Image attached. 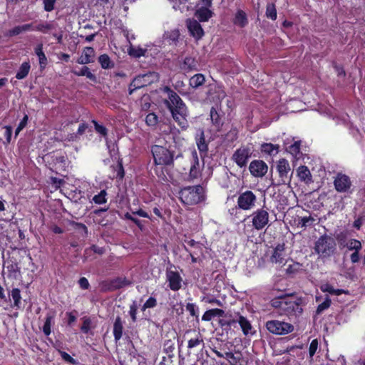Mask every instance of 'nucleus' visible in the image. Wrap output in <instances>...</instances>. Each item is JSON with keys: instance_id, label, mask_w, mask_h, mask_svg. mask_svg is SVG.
<instances>
[{"instance_id": "nucleus-1", "label": "nucleus", "mask_w": 365, "mask_h": 365, "mask_svg": "<svg viewBox=\"0 0 365 365\" xmlns=\"http://www.w3.org/2000/svg\"><path fill=\"white\" fill-rule=\"evenodd\" d=\"M162 91L168 96V98L163 100L164 105L180 128L186 130L189 127L187 121L189 112L185 103L170 87L165 86L162 88Z\"/></svg>"}, {"instance_id": "nucleus-2", "label": "nucleus", "mask_w": 365, "mask_h": 365, "mask_svg": "<svg viewBox=\"0 0 365 365\" xmlns=\"http://www.w3.org/2000/svg\"><path fill=\"white\" fill-rule=\"evenodd\" d=\"M303 300L301 297L294 298V294H282L272 298L270 306L280 316H286L291 321L298 320L303 313Z\"/></svg>"}, {"instance_id": "nucleus-3", "label": "nucleus", "mask_w": 365, "mask_h": 365, "mask_svg": "<svg viewBox=\"0 0 365 365\" xmlns=\"http://www.w3.org/2000/svg\"><path fill=\"white\" fill-rule=\"evenodd\" d=\"M303 300L301 297L294 298V294H282L272 298L270 306L280 316H286L291 321L298 320L303 313Z\"/></svg>"}, {"instance_id": "nucleus-4", "label": "nucleus", "mask_w": 365, "mask_h": 365, "mask_svg": "<svg viewBox=\"0 0 365 365\" xmlns=\"http://www.w3.org/2000/svg\"><path fill=\"white\" fill-rule=\"evenodd\" d=\"M179 195L181 202L187 205H197L205 198V190L200 184L182 188L179 192Z\"/></svg>"}, {"instance_id": "nucleus-5", "label": "nucleus", "mask_w": 365, "mask_h": 365, "mask_svg": "<svg viewBox=\"0 0 365 365\" xmlns=\"http://www.w3.org/2000/svg\"><path fill=\"white\" fill-rule=\"evenodd\" d=\"M336 244L334 238L323 235L314 243V251L321 258H328L336 251Z\"/></svg>"}, {"instance_id": "nucleus-6", "label": "nucleus", "mask_w": 365, "mask_h": 365, "mask_svg": "<svg viewBox=\"0 0 365 365\" xmlns=\"http://www.w3.org/2000/svg\"><path fill=\"white\" fill-rule=\"evenodd\" d=\"M151 153L156 165H170L173 163L174 152L164 146L154 145L151 147Z\"/></svg>"}, {"instance_id": "nucleus-7", "label": "nucleus", "mask_w": 365, "mask_h": 365, "mask_svg": "<svg viewBox=\"0 0 365 365\" xmlns=\"http://www.w3.org/2000/svg\"><path fill=\"white\" fill-rule=\"evenodd\" d=\"M45 161L51 170H65L67 166V157L61 151H53L45 155Z\"/></svg>"}, {"instance_id": "nucleus-8", "label": "nucleus", "mask_w": 365, "mask_h": 365, "mask_svg": "<svg viewBox=\"0 0 365 365\" xmlns=\"http://www.w3.org/2000/svg\"><path fill=\"white\" fill-rule=\"evenodd\" d=\"M256 200V196L252 191H246L240 195L237 199L238 207H235L230 210L232 215L237 216L240 212V209L248 210L252 208Z\"/></svg>"}, {"instance_id": "nucleus-9", "label": "nucleus", "mask_w": 365, "mask_h": 365, "mask_svg": "<svg viewBox=\"0 0 365 365\" xmlns=\"http://www.w3.org/2000/svg\"><path fill=\"white\" fill-rule=\"evenodd\" d=\"M265 327L269 332L276 335H285L294 331L292 324L276 319L267 321Z\"/></svg>"}, {"instance_id": "nucleus-10", "label": "nucleus", "mask_w": 365, "mask_h": 365, "mask_svg": "<svg viewBox=\"0 0 365 365\" xmlns=\"http://www.w3.org/2000/svg\"><path fill=\"white\" fill-rule=\"evenodd\" d=\"M131 284V281L126 277H117L102 281L101 288L103 292H113Z\"/></svg>"}, {"instance_id": "nucleus-11", "label": "nucleus", "mask_w": 365, "mask_h": 365, "mask_svg": "<svg viewBox=\"0 0 365 365\" xmlns=\"http://www.w3.org/2000/svg\"><path fill=\"white\" fill-rule=\"evenodd\" d=\"M252 154V149L249 145H242L233 153L232 159L240 167H245Z\"/></svg>"}, {"instance_id": "nucleus-12", "label": "nucleus", "mask_w": 365, "mask_h": 365, "mask_svg": "<svg viewBox=\"0 0 365 365\" xmlns=\"http://www.w3.org/2000/svg\"><path fill=\"white\" fill-rule=\"evenodd\" d=\"M267 208L264 207L257 209L251 215L252 220V223L255 229L257 230H262L269 222V213Z\"/></svg>"}, {"instance_id": "nucleus-13", "label": "nucleus", "mask_w": 365, "mask_h": 365, "mask_svg": "<svg viewBox=\"0 0 365 365\" xmlns=\"http://www.w3.org/2000/svg\"><path fill=\"white\" fill-rule=\"evenodd\" d=\"M237 322L240 324L242 331L245 336L252 335L255 333V331H253V327L251 324V322L247 319V317L242 315H239L237 320L231 319L225 322L221 321L220 324L222 327H231Z\"/></svg>"}, {"instance_id": "nucleus-14", "label": "nucleus", "mask_w": 365, "mask_h": 365, "mask_svg": "<svg viewBox=\"0 0 365 365\" xmlns=\"http://www.w3.org/2000/svg\"><path fill=\"white\" fill-rule=\"evenodd\" d=\"M270 262L283 266L286 263L285 244L278 243L272 250L269 257Z\"/></svg>"}, {"instance_id": "nucleus-15", "label": "nucleus", "mask_w": 365, "mask_h": 365, "mask_svg": "<svg viewBox=\"0 0 365 365\" xmlns=\"http://www.w3.org/2000/svg\"><path fill=\"white\" fill-rule=\"evenodd\" d=\"M166 280L169 288L174 292L178 291L182 287V278L177 271L167 270Z\"/></svg>"}, {"instance_id": "nucleus-16", "label": "nucleus", "mask_w": 365, "mask_h": 365, "mask_svg": "<svg viewBox=\"0 0 365 365\" xmlns=\"http://www.w3.org/2000/svg\"><path fill=\"white\" fill-rule=\"evenodd\" d=\"M249 170L252 175L262 178L267 173L268 166L262 160H254L250 163Z\"/></svg>"}, {"instance_id": "nucleus-17", "label": "nucleus", "mask_w": 365, "mask_h": 365, "mask_svg": "<svg viewBox=\"0 0 365 365\" xmlns=\"http://www.w3.org/2000/svg\"><path fill=\"white\" fill-rule=\"evenodd\" d=\"M277 170L282 182H286L287 180L290 182V178L289 177L290 166L286 159L282 158L278 161Z\"/></svg>"}, {"instance_id": "nucleus-18", "label": "nucleus", "mask_w": 365, "mask_h": 365, "mask_svg": "<svg viewBox=\"0 0 365 365\" xmlns=\"http://www.w3.org/2000/svg\"><path fill=\"white\" fill-rule=\"evenodd\" d=\"M195 141L197 149L202 158L207 155L208 151V143L205 140V132L202 129H199L195 135Z\"/></svg>"}, {"instance_id": "nucleus-19", "label": "nucleus", "mask_w": 365, "mask_h": 365, "mask_svg": "<svg viewBox=\"0 0 365 365\" xmlns=\"http://www.w3.org/2000/svg\"><path fill=\"white\" fill-rule=\"evenodd\" d=\"M192 161L190 169L189 177L191 180L197 179L200 175V165L197 152L192 153Z\"/></svg>"}, {"instance_id": "nucleus-20", "label": "nucleus", "mask_w": 365, "mask_h": 365, "mask_svg": "<svg viewBox=\"0 0 365 365\" xmlns=\"http://www.w3.org/2000/svg\"><path fill=\"white\" fill-rule=\"evenodd\" d=\"M193 333L194 336L187 341V349L190 350L198 347L202 349L205 346L203 336L195 330L193 331Z\"/></svg>"}, {"instance_id": "nucleus-21", "label": "nucleus", "mask_w": 365, "mask_h": 365, "mask_svg": "<svg viewBox=\"0 0 365 365\" xmlns=\"http://www.w3.org/2000/svg\"><path fill=\"white\" fill-rule=\"evenodd\" d=\"M232 23L240 28H245L248 24V19L246 13L241 9H238L232 19Z\"/></svg>"}, {"instance_id": "nucleus-22", "label": "nucleus", "mask_w": 365, "mask_h": 365, "mask_svg": "<svg viewBox=\"0 0 365 365\" xmlns=\"http://www.w3.org/2000/svg\"><path fill=\"white\" fill-rule=\"evenodd\" d=\"M210 6H204L196 10L195 16L200 22L207 21L213 15L209 9Z\"/></svg>"}, {"instance_id": "nucleus-23", "label": "nucleus", "mask_w": 365, "mask_h": 365, "mask_svg": "<svg viewBox=\"0 0 365 365\" xmlns=\"http://www.w3.org/2000/svg\"><path fill=\"white\" fill-rule=\"evenodd\" d=\"M180 68L185 72L197 70V62L195 58L186 56L180 65Z\"/></svg>"}, {"instance_id": "nucleus-24", "label": "nucleus", "mask_w": 365, "mask_h": 365, "mask_svg": "<svg viewBox=\"0 0 365 365\" xmlns=\"http://www.w3.org/2000/svg\"><path fill=\"white\" fill-rule=\"evenodd\" d=\"M123 322L120 316L116 317L113 323V336L116 342H118L123 336Z\"/></svg>"}, {"instance_id": "nucleus-25", "label": "nucleus", "mask_w": 365, "mask_h": 365, "mask_svg": "<svg viewBox=\"0 0 365 365\" xmlns=\"http://www.w3.org/2000/svg\"><path fill=\"white\" fill-rule=\"evenodd\" d=\"M110 168L113 171L112 179H115L117 181H120L123 179L125 171L121 160H118L117 163L115 165H112Z\"/></svg>"}, {"instance_id": "nucleus-26", "label": "nucleus", "mask_w": 365, "mask_h": 365, "mask_svg": "<svg viewBox=\"0 0 365 365\" xmlns=\"http://www.w3.org/2000/svg\"><path fill=\"white\" fill-rule=\"evenodd\" d=\"M35 54L38 58V62L41 70L45 69L48 64V60L46 54L44 53L43 51V44L40 43L38 44L36 48H34Z\"/></svg>"}, {"instance_id": "nucleus-27", "label": "nucleus", "mask_w": 365, "mask_h": 365, "mask_svg": "<svg viewBox=\"0 0 365 365\" xmlns=\"http://www.w3.org/2000/svg\"><path fill=\"white\" fill-rule=\"evenodd\" d=\"M71 72L76 76H86L87 78H88L93 82L96 83L97 81L96 76L91 73L89 68L86 66H83L78 70H72Z\"/></svg>"}, {"instance_id": "nucleus-28", "label": "nucleus", "mask_w": 365, "mask_h": 365, "mask_svg": "<svg viewBox=\"0 0 365 365\" xmlns=\"http://www.w3.org/2000/svg\"><path fill=\"white\" fill-rule=\"evenodd\" d=\"M188 29L192 36L195 38L200 39L204 35L203 29L197 21H193L190 23L188 25Z\"/></svg>"}, {"instance_id": "nucleus-29", "label": "nucleus", "mask_w": 365, "mask_h": 365, "mask_svg": "<svg viewBox=\"0 0 365 365\" xmlns=\"http://www.w3.org/2000/svg\"><path fill=\"white\" fill-rule=\"evenodd\" d=\"M164 39L170 44V45H177L180 38V32L178 29H173L170 31H168L164 34Z\"/></svg>"}, {"instance_id": "nucleus-30", "label": "nucleus", "mask_w": 365, "mask_h": 365, "mask_svg": "<svg viewBox=\"0 0 365 365\" xmlns=\"http://www.w3.org/2000/svg\"><path fill=\"white\" fill-rule=\"evenodd\" d=\"M261 152L269 155H275L279 151V145L270 143H263L260 148Z\"/></svg>"}, {"instance_id": "nucleus-31", "label": "nucleus", "mask_w": 365, "mask_h": 365, "mask_svg": "<svg viewBox=\"0 0 365 365\" xmlns=\"http://www.w3.org/2000/svg\"><path fill=\"white\" fill-rule=\"evenodd\" d=\"M225 314L224 310L218 308L211 309L207 310L202 317V320L205 322H210L215 317H223Z\"/></svg>"}, {"instance_id": "nucleus-32", "label": "nucleus", "mask_w": 365, "mask_h": 365, "mask_svg": "<svg viewBox=\"0 0 365 365\" xmlns=\"http://www.w3.org/2000/svg\"><path fill=\"white\" fill-rule=\"evenodd\" d=\"M210 119L212 125L220 128L222 126V115H221L214 107H212L210 112Z\"/></svg>"}, {"instance_id": "nucleus-33", "label": "nucleus", "mask_w": 365, "mask_h": 365, "mask_svg": "<svg viewBox=\"0 0 365 365\" xmlns=\"http://www.w3.org/2000/svg\"><path fill=\"white\" fill-rule=\"evenodd\" d=\"M300 147H301V141L297 140L294 142L292 145L286 148V151L289 153L294 159L298 160L299 159V155L301 154L300 152Z\"/></svg>"}, {"instance_id": "nucleus-34", "label": "nucleus", "mask_w": 365, "mask_h": 365, "mask_svg": "<svg viewBox=\"0 0 365 365\" xmlns=\"http://www.w3.org/2000/svg\"><path fill=\"white\" fill-rule=\"evenodd\" d=\"M130 212H126L125 214V218L126 220H130L133 222V220H134V217L132 215H137L140 217H145V218H148L150 220H151V217L150 215H148V212H146L145 211H144L143 210H142L141 208H139V209H133V208H130Z\"/></svg>"}, {"instance_id": "nucleus-35", "label": "nucleus", "mask_w": 365, "mask_h": 365, "mask_svg": "<svg viewBox=\"0 0 365 365\" xmlns=\"http://www.w3.org/2000/svg\"><path fill=\"white\" fill-rule=\"evenodd\" d=\"M297 173L299 179L301 181H304L307 182V181L311 180V173L307 166H299L297 170Z\"/></svg>"}, {"instance_id": "nucleus-36", "label": "nucleus", "mask_w": 365, "mask_h": 365, "mask_svg": "<svg viewBox=\"0 0 365 365\" xmlns=\"http://www.w3.org/2000/svg\"><path fill=\"white\" fill-rule=\"evenodd\" d=\"M30 69L31 65L29 61L22 63L16 74V78L19 80L25 78L28 76Z\"/></svg>"}, {"instance_id": "nucleus-37", "label": "nucleus", "mask_w": 365, "mask_h": 365, "mask_svg": "<svg viewBox=\"0 0 365 365\" xmlns=\"http://www.w3.org/2000/svg\"><path fill=\"white\" fill-rule=\"evenodd\" d=\"M6 269L8 272L13 274L14 277H16L17 274L20 273V267L19 266V263L14 258H11L8 260Z\"/></svg>"}, {"instance_id": "nucleus-38", "label": "nucleus", "mask_w": 365, "mask_h": 365, "mask_svg": "<svg viewBox=\"0 0 365 365\" xmlns=\"http://www.w3.org/2000/svg\"><path fill=\"white\" fill-rule=\"evenodd\" d=\"M205 81V76L202 73H197L190 79V85L191 87L197 88L204 84Z\"/></svg>"}, {"instance_id": "nucleus-39", "label": "nucleus", "mask_w": 365, "mask_h": 365, "mask_svg": "<svg viewBox=\"0 0 365 365\" xmlns=\"http://www.w3.org/2000/svg\"><path fill=\"white\" fill-rule=\"evenodd\" d=\"M98 62L103 69H109L114 67V63L110 60L108 54H102L98 57Z\"/></svg>"}, {"instance_id": "nucleus-40", "label": "nucleus", "mask_w": 365, "mask_h": 365, "mask_svg": "<svg viewBox=\"0 0 365 365\" xmlns=\"http://www.w3.org/2000/svg\"><path fill=\"white\" fill-rule=\"evenodd\" d=\"M54 319V314L48 313L45 318L44 324L43 326V332L46 336H49L51 333V323Z\"/></svg>"}, {"instance_id": "nucleus-41", "label": "nucleus", "mask_w": 365, "mask_h": 365, "mask_svg": "<svg viewBox=\"0 0 365 365\" xmlns=\"http://www.w3.org/2000/svg\"><path fill=\"white\" fill-rule=\"evenodd\" d=\"M315 219L312 216L301 217L298 219L297 227L301 228H306L312 226Z\"/></svg>"}, {"instance_id": "nucleus-42", "label": "nucleus", "mask_w": 365, "mask_h": 365, "mask_svg": "<svg viewBox=\"0 0 365 365\" xmlns=\"http://www.w3.org/2000/svg\"><path fill=\"white\" fill-rule=\"evenodd\" d=\"M265 16L267 19L275 21L277 18V9L274 4L268 3L266 6Z\"/></svg>"}, {"instance_id": "nucleus-43", "label": "nucleus", "mask_w": 365, "mask_h": 365, "mask_svg": "<svg viewBox=\"0 0 365 365\" xmlns=\"http://www.w3.org/2000/svg\"><path fill=\"white\" fill-rule=\"evenodd\" d=\"M147 50L140 47L130 46L128 48V54L134 58H140L145 55Z\"/></svg>"}, {"instance_id": "nucleus-44", "label": "nucleus", "mask_w": 365, "mask_h": 365, "mask_svg": "<svg viewBox=\"0 0 365 365\" xmlns=\"http://www.w3.org/2000/svg\"><path fill=\"white\" fill-rule=\"evenodd\" d=\"M11 295L14 300V307L19 309L21 307V296L20 289L19 288H14L11 290Z\"/></svg>"}, {"instance_id": "nucleus-45", "label": "nucleus", "mask_w": 365, "mask_h": 365, "mask_svg": "<svg viewBox=\"0 0 365 365\" xmlns=\"http://www.w3.org/2000/svg\"><path fill=\"white\" fill-rule=\"evenodd\" d=\"M53 29V24L48 22H41L36 26L33 30L41 32L43 34H47L49 31Z\"/></svg>"}, {"instance_id": "nucleus-46", "label": "nucleus", "mask_w": 365, "mask_h": 365, "mask_svg": "<svg viewBox=\"0 0 365 365\" xmlns=\"http://www.w3.org/2000/svg\"><path fill=\"white\" fill-rule=\"evenodd\" d=\"M229 360L230 365H242L241 361L242 358L240 356H235L231 351L225 352V357Z\"/></svg>"}, {"instance_id": "nucleus-47", "label": "nucleus", "mask_w": 365, "mask_h": 365, "mask_svg": "<svg viewBox=\"0 0 365 365\" xmlns=\"http://www.w3.org/2000/svg\"><path fill=\"white\" fill-rule=\"evenodd\" d=\"M107 192L105 190H102L98 195L93 196L92 200L96 204L101 205L107 202Z\"/></svg>"}, {"instance_id": "nucleus-48", "label": "nucleus", "mask_w": 365, "mask_h": 365, "mask_svg": "<svg viewBox=\"0 0 365 365\" xmlns=\"http://www.w3.org/2000/svg\"><path fill=\"white\" fill-rule=\"evenodd\" d=\"M158 123V117L155 113H149L145 117V123L150 127L155 126Z\"/></svg>"}, {"instance_id": "nucleus-49", "label": "nucleus", "mask_w": 365, "mask_h": 365, "mask_svg": "<svg viewBox=\"0 0 365 365\" xmlns=\"http://www.w3.org/2000/svg\"><path fill=\"white\" fill-rule=\"evenodd\" d=\"M331 301L329 297H327L323 302L319 304L317 308L316 314H321L324 310L329 308L331 306Z\"/></svg>"}, {"instance_id": "nucleus-50", "label": "nucleus", "mask_w": 365, "mask_h": 365, "mask_svg": "<svg viewBox=\"0 0 365 365\" xmlns=\"http://www.w3.org/2000/svg\"><path fill=\"white\" fill-rule=\"evenodd\" d=\"M91 123L94 125L96 133L101 134L102 136L106 137L108 135V129L103 125H100L97 120L93 119Z\"/></svg>"}, {"instance_id": "nucleus-51", "label": "nucleus", "mask_w": 365, "mask_h": 365, "mask_svg": "<svg viewBox=\"0 0 365 365\" xmlns=\"http://www.w3.org/2000/svg\"><path fill=\"white\" fill-rule=\"evenodd\" d=\"M146 75L143 76V77H138L133 79V81L131 82L130 87H129V93L131 94L134 90L140 88L143 86H145V84L140 83L141 78L145 77Z\"/></svg>"}, {"instance_id": "nucleus-52", "label": "nucleus", "mask_w": 365, "mask_h": 365, "mask_svg": "<svg viewBox=\"0 0 365 365\" xmlns=\"http://www.w3.org/2000/svg\"><path fill=\"white\" fill-rule=\"evenodd\" d=\"M239 130L236 127H232L225 135L226 139L230 142H234L238 138Z\"/></svg>"}, {"instance_id": "nucleus-53", "label": "nucleus", "mask_w": 365, "mask_h": 365, "mask_svg": "<svg viewBox=\"0 0 365 365\" xmlns=\"http://www.w3.org/2000/svg\"><path fill=\"white\" fill-rule=\"evenodd\" d=\"M82 54L84 56V58H86V59L91 60V63L93 62V58L95 56V50L93 47H85Z\"/></svg>"}, {"instance_id": "nucleus-54", "label": "nucleus", "mask_w": 365, "mask_h": 365, "mask_svg": "<svg viewBox=\"0 0 365 365\" xmlns=\"http://www.w3.org/2000/svg\"><path fill=\"white\" fill-rule=\"evenodd\" d=\"M346 247L349 250H354L355 251H360L361 249V243L359 240L351 239L347 244Z\"/></svg>"}, {"instance_id": "nucleus-55", "label": "nucleus", "mask_w": 365, "mask_h": 365, "mask_svg": "<svg viewBox=\"0 0 365 365\" xmlns=\"http://www.w3.org/2000/svg\"><path fill=\"white\" fill-rule=\"evenodd\" d=\"M157 306V299L155 297H150L142 306L141 310L145 311L147 309L154 308Z\"/></svg>"}, {"instance_id": "nucleus-56", "label": "nucleus", "mask_w": 365, "mask_h": 365, "mask_svg": "<svg viewBox=\"0 0 365 365\" xmlns=\"http://www.w3.org/2000/svg\"><path fill=\"white\" fill-rule=\"evenodd\" d=\"M186 310L192 317L198 318V307L195 304L187 303L186 304Z\"/></svg>"}, {"instance_id": "nucleus-57", "label": "nucleus", "mask_w": 365, "mask_h": 365, "mask_svg": "<svg viewBox=\"0 0 365 365\" xmlns=\"http://www.w3.org/2000/svg\"><path fill=\"white\" fill-rule=\"evenodd\" d=\"M302 264L299 262H294L292 264L288 265L286 269V272L288 274H294L297 273L301 269Z\"/></svg>"}, {"instance_id": "nucleus-58", "label": "nucleus", "mask_w": 365, "mask_h": 365, "mask_svg": "<svg viewBox=\"0 0 365 365\" xmlns=\"http://www.w3.org/2000/svg\"><path fill=\"white\" fill-rule=\"evenodd\" d=\"M83 321V324L81 327V330L84 334H88L91 329V320L89 317H84Z\"/></svg>"}, {"instance_id": "nucleus-59", "label": "nucleus", "mask_w": 365, "mask_h": 365, "mask_svg": "<svg viewBox=\"0 0 365 365\" xmlns=\"http://www.w3.org/2000/svg\"><path fill=\"white\" fill-rule=\"evenodd\" d=\"M59 354L61 355V358L67 363H69L71 364L75 365L76 364V360L73 359L70 354H68L67 352L59 350L58 351Z\"/></svg>"}, {"instance_id": "nucleus-60", "label": "nucleus", "mask_w": 365, "mask_h": 365, "mask_svg": "<svg viewBox=\"0 0 365 365\" xmlns=\"http://www.w3.org/2000/svg\"><path fill=\"white\" fill-rule=\"evenodd\" d=\"M332 66L336 72L338 76H346V73L342 65H339L336 61H333Z\"/></svg>"}, {"instance_id": "nucleus-61", "label": "nucleus", "mask_w": 365, "mask_h": 365, "mask_svg": "<svg viewBox=\"0 0 365 365\" xmlns=\"http://www.w3.org/2000/svg\"><path fill=\"white\" fill-rule=\"evenodd\" d=\"M336 240L341 246H346L347 234L346 232H340L336 235Z\"/></svg>"}, {"instance_id": "nucleus-62", "label": "nucleus", "mask_w": 365, "mask_h": 365, "mask_svg": "<svg viewBox=\"0 0 365 365\" xmlns=\"http://www.w3.org/2000/svg\"><path fill=\"white\" fill-rule=\"evenodd\" d=\"M137 311L138 307L135 302H133L132 304L130 305L129 314L133 322H135L137 321Z\"/></svg>"}, {"instance_id": "nucleus-63", "label": "nucleus", "mask_w": 365, "mask_h": 365, "mask_svg": "<svg viewBox=\"0 0 365 365\" xmlns=\"http://www.w3.org/2000/svg\"><path fill=\"white\" fill-rule=\"evenodd\" d=\"M22 32H23L22 26L21 25L16 26L14 28H12L11 29H9L8 31V36L10 37L16 36L19 35Z\"/></svg>"}, {"instance_id": "nucleus-64", "label": "nucleus", "mask_w": 365, "mask_h": 365, "mask_svg": "<svg viewBox=\"0 0 365 365\" xmlns=\"http://www.w3.org/2000/svg\"><path fill=\"white\" fill-rule=\"evenodd\" d=\"M317 349H318V341H317V339H313L311 341V343L309 344V354L310 357H312L315 354Z\"/></svg>"}]
</instances>
